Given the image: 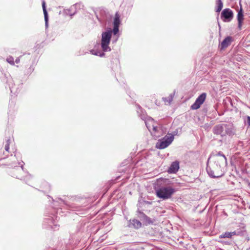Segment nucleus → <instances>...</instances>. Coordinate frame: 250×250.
Wrapping results in <instances>:
<instances>
[{"label":"nucleus","mask_w":250,"mask_h":250,"mask_svg":"<svg viewBox=\"0 0 250 250\" xmlns=\"http://www.w3.org/2000/svg\"><path fill=\"white\" fill-rule=\"evenodd\" d=\"M227 165V164H222L220 162H215L213 160L212 163L207 164V171L211 178H220L224 175V167Z\"/></svg>","instance_id":"nucleus-1"},{"label":"nucleus","mask_w":250,"mask_h":250,"mask_svg":"<svg viewBox=\"0 0 250 250\" xmlns=\"http://www.w3.org/2000/svg\"><path fill=\"white\" fill-rule=\"evenodd\" d=\"M213 133L222 137L234 134L232 125L228 124H220L215 125L212 130Z\"/></svg>","instance_id":"nucleus-2"},{"label":"nucleus","mask_w":250,"mask_h":250,"mask_svg":"<svg viewBox=\"0 0 250 250\" xmlns=\"http://www.w3.org/2000/svg\"><path fill=\"white\" fill-rule=\"evenodd\" d=\"M112 36V30L110 29L108 30L103 32L102 34V39L101 45L102 50L104 52H108L111 51V48L109 46Z\"/></svg>","instance_id":"nucleus-3"},{"label":"nucleus","mask_w":250,"mask_h":250,"mask_svg":"<svg viewBox=\"0 0 250 250\" xmlns=\"http://www.w3.org/2000/svg\"><path fill=\"white\" fill-rule=\"evenodd\" d=\"M174 192L175 189L171 187H162L156 191L157 197L163 200L170 198Z\"/></svg>","instance_id":"nucleus-4"},{"label":"nucleus","mask_w":250,"mask_h":250,"mask_svg":"<svg viewBox=\"0 0 250 250\" xmlns=\"http://www.w3.org/2000/svg\"><path fill=\"white\" fill-rule=\"evenodd\" d=\"M57 216L55 214L48 215L44 218L43 225L46 228L58 229L59 226L57 224Z\"/></svg>","instance_id":"nucleus-5"},{"label":"nucleus","mask_w":250,"mask_h":250,"mask_svg":"<svg viewBox=\"0 0 250 250\" xmlns=\"http://www.w3.org/2000/svg\"><path fill=\"white\" fill-rule=\"evenodd\" d=\"M174 140V135L168 133L162 139L159 140L156 145V147L158 149H164L170 145Z\"/></svg>","instance_id":"nucleus-6"},{"label":"nucleus","mask_w":250,"mask_h":250,"mask_svg":"<svg viewBox=\"0 0 250 250\" xmlns=\"http://www.w3.org/2000/svg\"><path fill=\"white\" fill-rule=\"evenodd\" d=\"M233 17V13L229 8L224 9L221 15V18L225 22L230 21Z\"/></svg>","instance_id":"nucleus-7"},{"label":"nucleus","mask_w":250,"mask_h":250,"mask_svg":"<svg viewBox=\"0 0 250 250\" xmlns=\"http://www.w3.org/2000/svg\"><path fill=\"white\" fill-rule=\"evenodd\" d=\"M207 94L203 93L196 99L194 103L191 106V109L196 110L199 108L204 103L206 98Z\"/></svg>","instance_id":"nucleus-8"},{"label":"nucleus","mask_w":250,"mask_h":250,"mask_svg":"<svg viewBox=\"0 0 250 250\" xmlns=\"http://www.w3.org/2000/svg\"><path fill=\"white\" fill-rule=\"evenodd\" d=\"M82 7H83V5L81 3H76L71 6L69 9H65L64 13L67 15L72 17L77 12L76 9L77 8L81 9Z\"/></svg>","instance_id":"nucleus-9"},{"label":"nucleus","mask_w":250,"mask_h":250,"mask_svg":"<svg viewBox=\"0 0 250 250\" xmlns=\"http://www.w3.org/2000/svg\"><path fill=\"white\" fill-rule=\"evenodd\" d=\"M213 160H215V162H220L222 164H227V158L221 151L217 152L213 156Z\"/></svg>","instance_id":"nucleus-10"},{"label":"nucleus","mask_w":250,"mask_h":250,"mask_svg":"<svg viewBox=\"0 0 250 250\" xmlns=\"http://www.w3.org/2000/svg\"><path fill=\"white\" fill-rule=\"evenodd\" d=\"M179 169V162L178 161L173 162L167 170L168 173H176Z\"/></svg>","instance_id":"nucleus-11"},{"label":"nucleus","mask_w":250,"mask_h":250,"mask_svg":"<svg viewBox=\"0 0 250 250\" xmlns=\"http://www.w3.org/2000/svg\"><path fill=\"white\" fill-rule=\"evenodd\" d=\"M127 226L129 228L139 229L142 227V223L140 221L134 219L133 220H130L128 221Z\"/></svg>","instance_id":"nucleus-12"},{"label":"nucleus","mask_w":250,"mask_h":250,"mask_svg":"<svg viewBox=\"0 0 250 250\" xmlns=\"http://www.w3.org/2000/svg\"><path fill=\"white\" fill-rule=\"evenodd\" d=\"M144 120H145L146 125L149 130H150L151 129V127H152V129L154 131H156V130L157 129V127L156 126H155L153 125L154 124V120L152 118H149V119H148L147 120H146V121L145 120V119H144Z\"/></svg>","instance_id":"nucleus-13"},{"label":"nucleus","mask_w":250,"mask_h":250,"mask_svg":"<svg viewBox=\"0 0 250 250\" xmlns=\"http://www.w3.org/2000/svg\"><path fill=\"white\" fill-rule=\"evenodd\" d=\"M232 38L228 36L226 37L221 43V49H223L228 47L231 43Z\"/></svg>","instance_id":"nucleus-14"},{"label":"nucleus","mask_w":250,"mask_h":250,"mask_svg":"<svg viewBox=\"0 0 250 250\" xmlns=\"http://www.w3.org/2000/svg\"><path fill=\"white\" fill-rule=\"evenodd\" d=\"M243 17L244 15L243 10L241 8L240 10H239L237 14V20L238 22V27L239 29H241L242 27V22L244 19Z\"/></svg>","instance_id":"nucleus-15"},{"label":"nucleus","mask_w":250,"mask_h":250,"mask_svg":"<svg viewBox=\"0 0 250 250\" xmlns=\"http://www.w3.org/2000/svg\"><path fill=\"white\" fill-rule=\"evenodd\" d=\"M42 7L44 17L45 26L47 27L48 26V16L47 12V10L46 9L45 2L44 1L42 3Z\"/></svg>","instance_id":"nucleus-16"},{"label":"nucleus","mask_w":250,"mask_h":250,"mask_svg":"<svg viewBox=\"0 0 250 250\" xmlns=\"http://www.w3.org/2000/svg\"><path fill=\"white\" fill-rule=\"evenodd\" d=\"M120 22L121 21H120V16L118 13H116L115 14L114 19L113 26L119 27Z\"/></svg>","instance_id":"nucleus-17"},{"label":"nucleus","mask_w":250,"mask_h":250,"mask_svg":"<svg viewBox=\"0 0 250 250\" xmlns=\"http://www.w3.org/2000/svg\"><path fill=\"white\" fill-rule=\"evenodd\" d=\"M12 81H13L11 80H10L8 82L9 88L10 89L11 92L12 93H13V94H16V93H17L18 92V88H16L14 86V85H13Z\"/></svg>","instance_id":"nucleus-18"},{"label":"nucleus","mask_w":250,"mask_h":250,"mask_svg":"<svg viewBox=\"0 0 250 250\" xmlns=\"http://www.w3.org/2000/svg\"><path fill=\"white\" fill-rule=\"evenodd\" d=\"M18 164L20 165L22 169H23V165L24 164V162L22 161L21 162H16V161H13L11 164L9 165V166L12 167H16L17 164Z\"/></svg>","instance_id":"nucleus-19"},{"label":"nucleus","mask_w":250,"mask_h":250,"mask_svg":"<svg viewBox=\"0 0 250 250\" xmlns=\"http://www.w3.org/2000/svg\"><path fill=\"white\" fill-rule=\"evenodd\" d=\"M217 7L216 8V12H219L221 11L223 8V4L221 0H216Z\"/></svg>","instance_id":"nucleus-20"},{"label":"nucleus","mask_w":250,"mask_h":250,"mask_svg":"<svg viewBox=\"0 0 250 250\" xmlns=\"http://www.w3.org/2000/svg\"><path fill=\"white\" fill-rule=\"evenodd\" d=\"M173 94H171L169 95V96L168 97H166V98H163V99L164 100V101L165 102V103L167 104H170V103H171L172 100H173Z\"/></svg>","instance_id":"nucleus-21"},{"label":"nucleus","mask_w":250,"mask_h":250,"mask_svg":"<svg viewBox=\"0 0 250 250\" xmlns=\"http://www.w3.org/2000/svg\"><path fill=\"white\" fill-rule=\"evenodd\" d=\"M90 52L92 54L100 57H103L104 55V53L101 51L92 50Z\"/></svg>","instance_id":"nucleus-22"},{"label":"nucleus","mask_w":250,"mask_h":250,"mask_svg":"<svg viewBox=\"0 0 250 250\" xmlns=\"http://www.w3.org/2000/svg\"><path fill=\"white\" fill-rule=\"evenodd\" d=\"M62 201L63 202L64 204L66 205L70 209L73 210H76L77 207H75L73 203H67L62 200Z\"/></svg>","instance_id":"nucleus-23"},{"label":"nucleus","mask_w":250,"mask_h":250,"mask_svg":"<svg viewBox=\"0 0 250 250\" xmlns=\"http://www.w3.org/2000/svg\"><path fill=\"white\" fill-rule=\"evenodd\" d=\"M219 237L220 238H231V235H230V232H228V231L222 233V234H221L220 235Z\"/></svg>","instance_id":"nucleus-24"},{"label":"nucleus","mask_w":250,"mask_h":250,"mask_svg":"<svg viewBox=\"0 0 250 250\" xmlns=\"http://www.w3.org/2000/svg\"><path fill=\"white\" fill-rule=\"evenodd\" d=\"M6 61L11 65H13L15 64L14 58L12 56L8 57L6 59Z\"/></svg>","instance_id":"nucleus-25"},{"label":"nucleus","mask_w":250,"mask_h":250,"mask_svg":"<svg viewBox=\"0 0 250 250\" xmlns=\"http://www.w3.org/2000/svg\"><path fill=\"white\" fill-rule=\"evenodd\" d=\"M119 26H114L113 29L112 30V33H113L114 35L116 36L119 32Z\"/></svg>","instance_id":"nucleus-26"},{"label":"nucleus","mask_w":250,"mask_h":250,"mask_svg":"<svg viewBox=\"0 0 250 250\" xmlns=\"http://www.w3.org/2000/svg\"><path fill=\"white\" fill-rule=\"evenodd\" d=\"M10 143V139H8L7 140H6V144L5 145V149L7 151H8V150H9Z\"/></svg>","instance_id":"nucleus-27"},{"label":"nucleus","mask_w":250,"mask_h":250,"mask_svg":"<svg viewBox=\"0 0 250 250\" xmlns=\"http://www.w3.org/2000/svg\"><path fill=\"white\" fill-rule=\"evenodd\" d=\"M138 212L139 213V217L140 218H143L144 219H145V218H146V215L143 212L141 211H138Z\"/></svg>","instance_id":"nucleus-28"},{"label":"nucleus","mask_w":250,"mask_h":250,"mask_svg":"<svg viewBox=\"0 0 250 250\" xmlns=\"http://www.w3.org/2000/svg\"><path fill=\"white\" fill-rule=\"evenodd\" d=\"M144 220L146 222H148V224H152V222L150 218H149L148 217H147V216H146V218H145V219Z\"/></svg>","instance_id":"nucleus-29"},{"label":"nucleus","mask_w":250,"mask_h":250,"mask_svg":"<svg viewBox=\"0 0 250 250\" xmlns=\"http://www.w3.org/2000/svg\"><path fill=\"white\" fill-rule=\"evenodd\" d=\"M247 122L249 126H250V116L247 117Z\"/></svg>","instance_id":"nucleus-30"},{"label":"nucleus","mask_w":250,"mask_h":250,"mask_svg":"<svg viewBox=\"0 0 250 250\" xmlns=\"http://www.w3.org/2000/svg\"><path fill=\"white\" fill-rule=\"evenodd\" d=\"M230 235H231V237L233 236V235H235L236 234V232L235 231H234L233 232H230Z\"/></svg>","instance_id":"nucleus-31"},{"label":"nucleus","mask_w":250,"mask_h":250,"mask_svg":"<svg viewBox=\"0 0 250 250\" xmlns=\"http://www.w3.org/2000/svg\"><path fill=\"white\" fill-rule=\"evenodd\" d=\"M20 61V58H17L16 60H15V62L17 63H18Z\"/></svg>","instance_id":"nucleus-32"},{"label":"nucleus","mask_w":250,"mask_h":250,"mask_svg":"<svg viewBox=\"0 0 250 250\" xmlns=\"http://www.w3.org/2000/svg\"><path fill=\"white\" fill-rule=\"evenodd\" d=\"M45 184L48 187V189L49 190L50 188V185H48L47 183H45Z\"/></svg>","instance_id":"nucleus-33"},{"label":"nucleus","mask_w":250,"mask_h":250,"mask_svg":"<svg viewBox=\"0 0 250 250\" xmlns=\"http://www.w3.org/2000/svg\"><path fill=\"white\" fill-rule=\"evenodd\" d=\"M145 203H146V204H150L151 203L150 202H148V201H145Z\"/></svg>","instance_id":"nucleus-34"},{"label":"nucleus","mask_w":250,"mask_h":250,"mask_svg":"<svg viewBox=\"0 0 250 250\" xmlns=\"http://www.w3.org/2000/svg\"><path fill=\"white\" fill-rule=\"evenodd\" d=\"M119 37V35L117 36V39L115 40L114 42H116Z\"/></svg>","instance_id":"nucleus-35"},{"label":"nucleus","mask_w":250,"mask_h":250,"mask_svg":"<svg viewBox=\"0 0 250 250\" xmlns=\"http://www.w3.org/2000/svg\"><path fill=\"white\" fill-rule=\"evenodd\" d=\"M16 156V154H15L14 155V156H13V158H15V157Z\"/></svg>","instance_id":"nucleus-36"},{"label":"nucleus","mask_w":250,"mask_h":250,"mask_svg":"<svg viewBox=\"0 0 250 250\" xmlns=\"http://www.w3.org/2000/svg\"><path fill=\"white\" fill-rule=\"evenodd\" d=\"M16 156V154H15L14 155V156H13V158H15V157Z\"/></svg>","instance_id":"nucleus-37"},{"label":"nucleus","mask_w":250,"mask_h":250,"mask_svg":"<svg viewBox=\"0 0 250 250\" xmlns=\"http://www.w3.org/2000/svg\"><path fill=\"white\" fill-rule=\"evenodd\" d=\"M16 156V154H15L14 155V156H13V158H15V157Z\"/></svg>","instance_id":"nucleus-38"}]
</instances>
